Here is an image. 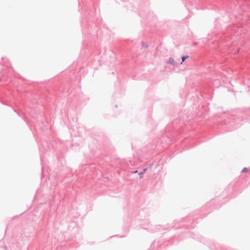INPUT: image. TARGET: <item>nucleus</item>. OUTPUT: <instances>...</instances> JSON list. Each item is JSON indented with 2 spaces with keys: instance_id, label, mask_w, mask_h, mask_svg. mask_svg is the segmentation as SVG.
Returning a JSON list of instances; mask_svg holds the SVG:
<instances>
[{
  "instance_id": "nucleus-2",
  "label": "nucleus",
  "mask_w": 250,
  "mask_h": 250,
  "mask_svg": "<svg viewBox=\"0 0 250 250\" xmlns=\"http://www.w3.org/2000/svg\"><path fill=\"white\" fill-rule=\"evenodd\" d=\"M188 58V56H185L182 57V62L181 63L182 64L183 62L185 61V60Z\"/></svg>"
},
{
  "instance_id": "nucleus-1",
  "label": "nucleus",
  "mask_w": 250,
  "mask_h": 250,
  "mask_svg": "<svg viewBox=\"0 0 250 250\" xmlns=\"http://www.w3.org/2000/svg\"><path fill=\"white\" fill-rule=\"evenodd\" d=\"M169 63L172 64V65H175L176 62L173 59L170 58L169 60Z\"/></svg>"
},
{
  "instance_id": "nucleus-3",
  "label": "nucleus",
  "mask_w": 250,
  "mask_h": 250,
  "mask_svg": "<svg viewBox=\"0 0 250 250\" xmlns=\"http://www.w3.org/2000/svg\"><path fill=\"white\" fill-rule=\"evenodd\" d=\"M248 171V169L247 167H245L243 169L242 172H247Z\"/></svg>"
},
{
  "instance_id": "nucleus-5",
  "label": "nucleus",
  "mask_w": 250,
  "mask_h": 250,
  "mask_svg": "<svg viewBox=\"0 0 250 250\" xmlns=\"http://www.w3.org/2000/svg\"><path fill=\"white\" fill-rule=\"evenodd\" d=\"M138 172V171H135L134 172V173H137Z\"/></svg>"
},
{
  "instance_id": "nucleus-4",
  "label": "nucleus",
  "mask_w": 250,
  "mask_h": 250,
  "mask_svg": "<svg viewBox=\"0 0 250 250\" xmlns=\"http://www.w3.org/2000/svg\"><path fill=\"white\" fill-rule=\"evenodd\" d=\"M146 169H144L143 172L140 173L139 174L140 175L141 178H142V175L144 173V172L146 171Z\"/></svg>"
}]
</instances>
